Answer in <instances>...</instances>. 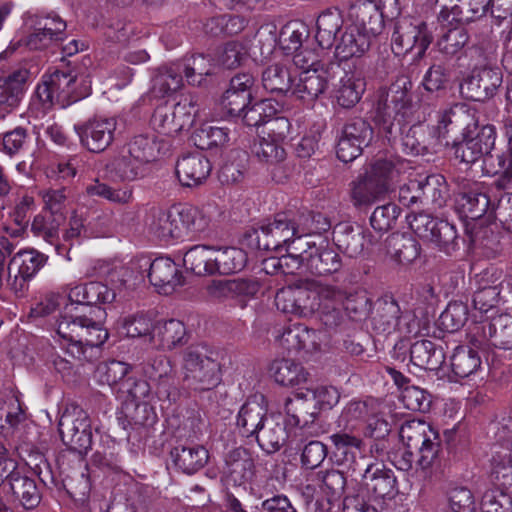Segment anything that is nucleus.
<instances>
[{"instance_id": "f257e3e1", "label": "nucleus", "mask_w": 512, "mask_h": 512, "mask_svg": "<svg viewBox=\"0 0 512 512\" xmlns=\"http://www.w3.org/2000/svg\"><path fill=\"white\" fill-rule=\"evenodd\" d=\"M412 87L410 77L398 76L388 91L380 96L373 119L383 137L393 142L401 136L402 151L417 156L426 153L430 143L427 127L421 123L412 124L404 131V127L414 121Z\"/></svg>"}, {"instance_id": "f03ea898", "label": "nucleus", "mask_w": 512, "mask_h": 512, "mask_svg": "<svg viewBox=\"0 0 512 512\" xmlns=\"http://www.w3.org/2000/svg\"><path fill=\"white\" fill-rule=\"evenodd\" d=\"M314 219L311 213L280 212L273 219L248 228L243 241L251 249L278 251L291 242L305 241L314 232L311 226Z\"/></svg>"}, {"instance_id": "7ed1b4c3", "label": "nucleus", "mask_w": 512, "mask_h": 512, "mask_svg": "<svg viewBox=\"0 0 512 512\" xmlns=\"http://www.w3.org/2000/svg\"><path fill=\"white\" fill-rule=\"evenodd\" d=\"M148 232L161 242L192 239L209 225L204 213L192 205H178L167 210L153 209L147 219Z\"/></svg>"}, {"instance_id": "20e7f679", "label": "nucleus", "mask_w": 512, "mask_h": 512, "mask_svg": "<svg viewBox=\"0 0 512 512\" xmlns=\"http://www.w3.org/2000/svg\"><path fill=\"white\" fill-rule=\"evenodd\" d=\"M183 383L195 391H209L221 382V353L206 343L187 346L181 353Z\"/></svg>"}, {"instance_id": "39448f33", "label": "nucleus", "mask_w": 512, "mask_h": 512, "mask_svg": "<svg viewBox=\"0 0 512 512\" xmlns=\"http://www.w3.org/2000/svg\"><path fill=\"white\" fill-rule=\"evenodd\" d=\"M403 445L412 449L417 457V468L428 470L440 462L442 453L438 431L423 420L405 421L399 430Z\"/></svg>"}, {"instance_id": "423d86ee", "label": "nucleus", "mask_w": 512, "mask_h": 512, "mask_svg": "<svg viewBox=\"0 0 512 512\" xmlns=\"http://www.w3.org/2000/svg\"><path fill=\"white\" fill-rule=\"evenodd\" d=\"M496 128L487 124L479 126L476 121L467 123L462 133V139L452 144L453 154L456 159L467 165L474 164L483 159V171L488 175H494L487 169L486 159L494 156L491 151L495 146Z\"/></svg>"}, {"instance_id": "0eeeda50", "label": "nucleus", "mask_w": 512, "mask_h": 512, "mask_svg": "<svg viewBox=\"0 0 512 512\" xmlns=\"http://www.w3.org/2000/svg\"><path fill=\"white\" fill-rule=\"evenodd\" d=\"M56 332L62 339L84 342L88 347H100L108 339V331L100 321L77 313V307L66 305L57 320Z\"/></svg>"}, {"instance_id": "6e6552de", "label": "nucleus", "mask_w": 512, "mask_h": 512, "mask_svg": "<svg viewBox=\"0 0 512 512\" xmlns=\"http://www.w3.org/2000/svg\"><path fill=\"white\" fill-rule=\"evenodd\" d=\"M58 431L63 444L70 451L85 455L91 449L93 443L91 420L82 408L67 407L60 416Z\"/></svg>"}, {"instance_id": "1a4fd4ad", "label": "nucleus", "mask_w": 512, "mask_h": 512, "mask_svg": "<svg viewBox=\"0 0 512 512\" xmlns=\"http://www.w3.org/2000/svg\"><path fill=\"white\" fill-rule=\"evenodd\" d=\"M198 114V103L195 96H185L173 105L158 106L152 116L153 128L166 136H174L192 127Z\"/></svg>"}, {"instance_id": "9d476101", "label": "nucleus", "mask_w": 512, "mask_h": 512, "mask_svg": "<svg viewBox=\"0 0 512 512\" xmlns=\"http://www.w3.org/2000/svg\"><path fill=\"white\" fill-rule=\"evenodd\" d=\"M48 256L34 248L18 251L8 265L7 285L18 297L23 296L30 280L46 264Z\"/></svg>"}, {"instance_id": "9b49d317", "label": "nucleus", "mask_w": 512, "mask_h": 512, "mask_svg": "<svg viewBox=\"0 0 512 512\" xmlns=\"http://www.w3.org/2000/svg\"><path fill=\"white\" fill-rule=\"evenodd\" d=\"M432 41L427 24L423 21L404 18L397 22L392 34V50L404 55L413 50L415 59L422 58Z\"/></svg>"}, {"instance_id": "f8f14e48", "label": "nucleus", "mask_w": 512, "mask_h": 512, "mask_svg": "<svg viewBox=\"0 0 512 512\" xmlns=\"http://www.w3.org/2000/svg\"><path fill=\"white\" fill-rule=\"evenodd\" d=\"M116 128V118L103 115H94L74 125L81 146L93 153H101L113 143Z\"/></svg>"}, {"instance_id": "ddd939ff", "label": "nucleus", "mask_w": 512, "mask_h": 512, "mask_svg": "<svg viewBox=\"0 0 512 512\" xmlns=\"http://www.w3.org/2000/svg\"><path fill=\"white\" fill-rule=\"evenodd\" d=\"M304 244L305 271L316 276H326L337 273L341 269V257L329 245L327 239L320 235L312 236L309 234Z\"/></svg>"}, {"instance_id": "4468645a", "label": "nucleus", "mask_w": 512, "mask_h": 512, "mask_svg": "<svg viewBox=\"0 0 512 512\" xmlns=\"http://www.w3.org/2000/svg\"><path fill=\"white\" fill-rule=\"evenodd\" d=\"M344 297L346 291L343 288L326 283L318 284L317 316L326 329L337 330L346 326L348 318L343 311Z\"/></svg>"}, {"instance_id": "2eb2a0df", "label": "nucleus", "mask_w": 512, "mask_h": 512, "mask_svg": "<svg viewBox=\"0 0 512 512\" xmlns=\"http://www.w3.org/2000/svg\"><path fill=\"white\" fill-rule=\"evenodd\" d=\"M363 461L357 463L358 467H365L363 472L360 471L362 477V485L375 500L393 499L397 490V480L394 472L387 468L383 463L372 462L367 463V458H361Z\"/></svg>"}, {"instance_id": "dca6fc26", "label": "nucleus", "mask_w": 512, "mask_h": 512, "mask_svg": "<svg viewBox=\"0 0 512 512\" xmlns=\"http://www.w3.org/2000/svg\"><path fill=\"white\" fill-rule=\"evenodd\" d=\"M502 84V73L494 68H475L460 84L461 94L471 100L483 102L493 97Z\"/></svg>"}, {"instance_id": "f3484780", "label": "nucleus", "mask_w": 512, "mask_h": 512, "mask_svg": "<svg viewBox=\"0 0 512 512\" xmlns=\"http://www.w3.org/2000/svg\"><path fill=\"white\" fill-rule=\"evenodd\" d=\"M321 332L311 329L304 324H292L283 329L278 341L288 353L305 355L318 351L321 347Z\"/></svg>"}, {"instance_id": "a211bd4d", "label": "nucleus", "mask_w": 512, "mask_h": 512, "mask_svg": "<svg viewBox=\"0 0 512 512\" xmlns=\"http://www.w3.org/2000/svg\"><path fill=\"white\" fill-rule=\"evenodd\" d=\"M338 63L330 62L325 67L302 71L298 82L292 86V94L305 105H312L320 95L328 88V74L334 68H339Z\"/></svg>"}, {"instance_id": "6ab92c4d", "label": "nucleus", "mask_w": 512, "mask_h": 512, "mask_svg": "<svg viewBox=\"0 0 512 512\" xmlns=\"http://www.w3.org/2000/svg\"><path fill=\"white\" fill-rule=\"evenodd\" d=\"M144 374L156 387L160 400L175 402L178 397L176 379L170 360L163 355L150 359L143 368Z\"/></svg>"}, {"instance_id": "aec40b11", "label": "nucleus", "mask_w": 512, "mask_h": 512, "mask_svg": "<svg viewBox=\"0 0 512 512\" xmlns=\"http://www.w3.org/2000/svg\"><path fill=\"white\" fill-rule=\"evenodd\" d=\"M458 205L466 218L480 219L491 207V201L482 183L468 179L457 182Z\"/></svg>"}, {"instance_id": "412c9836", "label": "nucleus", "mask_w": 512, "mask_h": 512, "mask_svg": "<svg viewBox=\"0 0 512 512\" xmlns=\"http://www.w3.org/2000/svg\"><path fill=\"white\" fill-rule=\"evenodd\" d=\"M255 464L251 453L238 447L229 451L224 458L222 480L232 486H242L252 480Z\"/></svg>"}, {"instance_id": "4be33fe9", "label": "nucleus", "mask_w": 512, "mask_h": 512, "mask_svg": "<svg viewBox=\"0 0 512 512\" xmlns=\"http://www.w3.org/2000/svg\"><path fill=\"white\" fill-rule=\"evenodd\" d=\"M145 265L149 266L148 277L158 293L169 295L182 286L184 277L177 264L168 257H158Z\"/></svg>"}, {"instance_id": "5701e85b", "label": "nucleus", "mask_w": 512, "mask_h": 512, "mask_svg": "<svg viewBox=\"0 0 512 512\" xmlns=\"http://www.w3.org/2000/svg\"><path fill=\"white\" fill-rule=\"evenodd\" d=\"M211 170L209 159L199 152L183 155L176 162V176L185 187L201 185L206 181Z\"/></svg>"}, {"instance_id": "b1692460", "label": "nucleus", "mask_w": 512, "mask_h": 512, "mask_svg": "<svg viewBox=\"0 0 512 512\" xmlns=\"http://www.w3.org/2000/svg\"><path fill=\"white\" fill-rule=\"evenodd\" d=\"M189 341L185 324L177 319L161 320L155 323L150 343L159 350L173 351Z\"/></svg>"}, {"instance_id": "393cba45", "label": "nucleus", "mask_w": 512, "mask_h": 512, "mask_svg": "<svg viewBox=\"0 0 512 512\" xmlns=\"http://www.w3.org/2000/svg\"><path fill=\"white\" fill-rule=\"evenodd\" d=\"M333 241L340 251L349 257H357L366 244L372 243V235L359 225L341 222L333 229Z\"/></svg>"}, {"instance_id": "a878e982", "label": "nucleus", "mask_w": 512, "mask_h": 512, "mask_svg": "<svg viewBox=\"0 0 512 512\" xmlns=\"http://www.w3.org/2000/svg\"><path fill=\"white\" fill-rule=\"evenodd\" d=\"M170 457L175 467L191 475L207 464L209 452L203 445L185 441L171 449Z\"/></svg>"}, {"instance_id": "bb28decb", "label": "nucleus", "mask_w": 512, "mask_h": 512, "mask_svg": "<svg viewBox=\"0 0 512 512\" xmlns=\"http://www.w3.org/2000/svg\"><path fill=\"white\" fill-rule=\"evenodd\" d=\"M267 407L263 395L249 398L240 408L237 427L242 436H256L266 422Z\"/></svg>"}, {"instance_id": "cd10ccee", "label": "nucleus", "mask_w": 512, "mask_h": 512, "mask_svg": "<svg viewBox=\"0 0 512 512\" xmlns=\"http://www.w3.org/2000/svg\"><path fill=\"white\" fill-rule=\"evenodd\" d=\"M7 483L16 506L24 510H33L41 502V494L33 478L12 471L7 475Z\"/></svg>"}, {"instance_id": "c85d7f7f", "label": "nucleus", "mask_w": 512, "mask_h": 512, "mask_svg": "<svg viewBox=\"0 0 512 512\" xmlns=\"http://www.w3.org/2000/svg\"><path fill=\"white\" fill-rule=\"evenodd\" d=\"M116 297L113 289L98 281H91L72 287L68 293L69 305L92 306L112 303Z\"/></svg>"}, {"instance_id": "c756f323", "label": "nucleus", "mask_w": 512, "mask_h": 512, "mask_svg": "<svg viewBox=\"0 0 512 512\" xmlns=\"http://www.w3.org/2000/svg\"><path fill=\"white\" fill-rule=\"evenodd\" d=\"M64 222L65 219L60 215L55 216L41 212L33 218L31 232L35 237H39L51 245L57 255L65 256L68 254V247L59 242V231Z\"/></svg>"}, {"instance_id": "7c9ffc66", "label": "nucleus", "mask_w": 512, "mask_h": 512, "mask_svg": "<svg viewBox=\"0 0 512 512\" xmlns=\"http://www.w3.org/2000/svg\"><path fill=\"white\" fill-rule=\"evenodd\" d=\"M349 186L350 201L353 207L359 211H367L387 193L382 184H377L364 173L359 174Z\"/></svg>"}, {"instance_id": "2f4dec72", "label": "nucleus", "mask_w": 512, "mask_h": 512, "mask_svg": "<svg viewBox=\"0 0 512 512\" xmlns=\"http://www.w3.org/2000/svg\"><path fill=\"white\" fill-rule=\"evenodd\" d=\"M372 37L358 26L348 25L335 44L336 56L343 60L361 57L371 46Z\"/></svg>"}, {"instance_id": "473e14b6", "label": "nucleus", "mask_w": 512, "mask_h": 512, "mask_svg": "<svg viewBox=\"0 0 512 512\" xmlns=\"http://www.w3.org/2000/svg\"><path fill=\"white\" fill-rule=\"evenodd\" d=\"M505 135L508 138V149L486 159L487 169L493 174H499L494 181L498 190L512 187V119L505 124Z\"/></svg>"}, {"instance_id": "72a5a7b5", "label": "nucleus", "mask_w": 512, "mask_h": 512, "mask_svg": "<svg viewBox=\"0 0 512 512\" xmlns=\"http://www.w3.org/2000/svg\"><path fill=\"white\" fill-rule=\"evenodd\" d=\"M29 72L19 69L8 76L0 77V109L14 110L20 104L26 87Z\"/></svg>"}, {"instance_id": "f704fd0d", "label": "nucleus", "mask_w": 512, "mask_h": 512, "mask_svg": "<svg viewBox=\"0 0 512 512\" xmlns=\"http://www.w3.org/2000/svg\"><path fill=\"white\" fill-rule=\"evenodd\" d=\"M344 20L342 14L337 9H327L317 18L316 41L319 46L329 49L336 44L344 31Z\"/></svg>"}, {"instance_id": "c9c22d12", "label": "nucleus", "mask_w": 512, "mask_h": 512, "mask_svg": "<svg viewBox=\"0 0 512 512\" xmlns=\"http://www.w3.org/2000/svg\"><path fill=\"white\" fill-rule=\"evenodd\" d=\"M151 166L133 157L127 149L115 157L110 164L111 175L120 181H135L148 176Z\"/></svg>"}, {"instance_id": "e433bc0d", "label": "nucleus", "mask_w": 512, "mask_h": 512, "mask_svg": "<svg viewBox=\"0 0 512 512\" xmlns=\"http://www.w3.org/2000/svg\"><path fill=\"white\" fill-rule=\"evenodd\" d=\"M269 371L276 383L286 387L304 385L310 376L301 363L291 359L274 360Z\"/></svg>"}, {"instance_id": "4c0bfd02", "label": "nucleus", "mask_w": 512, "mask_h": 512, "mask_svg": "<svg viewBox=\"0 0 512 512\" xmlns=\"http://www.w3.org/2000/svg\"><path fill=\"white\" fill-rule=\"evenodd\" d=\"M170 144L164 138H158L155 135H137L127 146L133 157L149 164L155 161L160 155H165L169 151Z\"/></svg>"}, {"instance_id": "58836bf2", "label": "nucleus", "mask_w": 512, "mask_h": 512, "mask_svg": "<svg viewBox=\"0 0 512 512\" xmlns=\"http://www.w3.org/2000/svg\"><path fill=\"white\" fill-rule=\"evenodd\" d=\"M410 361L417 367L435 371L445 362L443 348L426 339L418 340L410 346Z\"/></svg>"}, {"instance_id": "ea45409f", "label": "nucleus", "mask_w": 512, "mask_h": 512, "mask_svg": "<svg viewBox=\"0 0 512 512\" xmlns=\"http://www.w3.org/2000/svg\"><path fill=\"white\" fill-rule=\"evenodd\" d=\"M376 406V401L372 398L352 399L342 409L337 419L338 427L350 432L356 430L372 415Z\"/></svg>"}, {"instance_id": "a19ab883", "label": "nucleus", "mask_w": 512, "mask_h": 512, "mask_svg": "<svg viewBox=\"0 0 512 512\" xmlns=\"http://www.w3.org/2000/svg\"><path fill=\"white\" fill-rule=\"evenodd\" d=\"M124 430L152 425L156 420L154 409L146 401L126 400L117 418Z\"/></svg>"}, {"instance_id": "79ce46f5", "label": "nucleus", "mask_w": 512, "mask_h": 512, "mask_svg": "<svg viewBox=\"0 0 512 512\" xmlns=\"http://www.w3.org/2000/svg\"><path fill=\"white\" fill-rule=\"evenodd\" d=\"M355 23L363 32L376 37L383 29V16L374 0H361L353 8Z\"/></svg>"}, {"instance_id": "37998d69", "label": "nucleus", "mask_w": 512, "mask_h": 512, "mask_svg": "<svg viewBox=\"0 0 512 512\" xmlns=\"http://www.w3.org/2000/svg\"><path fill=\"white\" fill-rule=\"evenodd\" d=\"M286 423L280 416H269L256 435L259 446L267 453L278 451L287 441Z\"/></svg>"}, {"instance_id": "c03bdc74", "label": "nucleus", "mask_w": 512, "mask_h": 512, "mask_svg": "<svg viewBox=\"0 0 512 512\" xmlns=\"http://www.w3.org/2000/svg\"><path fill=\"white\" fill-rule=\"evenodd\" d=\"M421 204L431 205L439 209L446 205L449 199V189L446 179L441 174H431L419 180Z\"/></svg>"}, {"instance_id": "a18cd8bd", "label": "nucleus", "mask_w": 512, "mask_h": 512, "mask_svg": "<svg viewBox=\"0 0 512 512\" xmlns=\"http://www.w3.org/2000/svg\"><path fill=\"white\" fill-rule=\"evenodd\" d=\"M366 83L361 75L345 71L335 92L337 103L343 108L354 107L365 92Z\"/></svg>"}, {"instance_id": "49530a36", "label": "nucleus", "mask_w": 512, "mask_h": 512, "mask_svg": "<svg viewBox=\"0 0 512 512\" xmlns=\"http://www.w3.org/2000/svg\"><path fill=\"white\" fill-rule=\"evenodd\" d=\"M386 251L397 262L406 264L419 256L420 246L409 234L393 233L386 239Z\"/></svg>"}, {"instance_id": "de8ad7c7", "label": "nucleus", "mask_w": 512, "mask_h": 512, "mask_svg": "<svg viewBox=\"0 0 512 512\" xmlns=\"http://www.w3.org/2000/svg\"><path fill=\"white\" fill-rule=\"evenodd\" d=\"M184 77L189 85L200 86L212 74L214 63L209 55L193 54L179 61Z\"/></svg>"}, {"instance_id": "09e8293b", "label": "nucleus", "mask_w": 512, "mask_h": 512, "mask_svg": "<svg viewBox=\"0 0 512 512\" xmlns=\"http://www.w3.org/2000/svg\"><path fill=\"white\" fill-rule=\"evenodd\" d=\"M183 77L179 62L170 66H161L152 79L153 91L162 97L174 93L182 87Z\"/></svg>"}, {"instance_id": "8fccbe9b", "label": "nucleus", "mask_w": 512, "mask_h": 512, "mask_svg": "<svg viewBox=\"0 0 512 512\" xmlns=\"http://www.w3.org/2000/svg\"><path fill=\"white\" fill-rule=\"evenodd\" d=\"M482 361L478 351L470 346H458L451 356L452 372L460 377L466 378L477 372Z\"/></svg>"}, {"instance_id": "3c124183", "label": "nucleus", "mask_w": 512, "mask_h": 512, "mask_svg": "<svg viewBox=\"0 0 512 512\" xmlns=\"http://www.w3.org/2000/svg\"><path fill=\"white\" fill-rule=\"evenodd\" d=\"M330 440L335 447L334 453L338 460L343 463H352L353 467H358L357 463H363L361 458H365L364 456H360L359 461L356 460V454L360 453L363 445L360 438L346 432H339L332 434Z\"/></svg>"}, {"instance_id": "603ef678", "label": "nucleus", "mask_w": 512, "mask_h": 512, "mask_svg": "<svg viewBox=\"0 0 512 512\" xmlns=\"http://www.w3.org/2000/svg\"><path fill=\"white\" fill-rule=\"evenodd\" d=\"M262 84L270 93L285 94L292 90V76L284 64L274 63L262 72Z\"/></svg>"}, {"instance_id": "864d4df0", "label": "nucleus", "mask_w": 512, "mask_h": 512, "mask_svg": "<svg viewBox=\"0 0 512 512\" xmlns=\"http://www.w3.org/2000/svg\"><path fill=\"white\" fill-rule=\"evenodd\" d=\"M26 24L28 25L29 29L45 32L56 42L63 40L67 27L66 22L58 15L53 13L28 14Z\"/></svg>"}, {"instance_id": "5fc2aeb1", "label": "nucleus", "mask_w": 512, "mask_h": 512, "mask_svg": "<svg viewBox=\"0 0 512 512\" xmlns=\"http://www.w3.org/2000/svg\"><path fill=\"white\" fill-rule=\"evenodd\" d=\"M247 253L238 247L215 248V260L218 263V274L238 273L247 264Z\"/></svg>"}, {"instance_id": "6e6d98bb", "label": "nucleus", "mask_w": 512, "mask_h": 512, "mask_svg": "<svg viewBox=\"0 0 512 512\" xmlns=\"http://www.w3.org/2000/svg\"><path fill=\"white\" fill-rule=\"evenodd\" d=\"M229 132L225 127L203 125L194 131L192 139L195 146L201 150L223 148L230 141Z\"/></svg>"}, {"instance_id": "4d7b16f0", "label": "nucleus", "mask_w": 512, "mask_h": 512, "mask_svg": "<svg viewBox=\"0 0 512 512\" xmlns=\"http://www.w3.org/2000/svg\"><path fill=\"white\" fill-rule=\"evenodd\" d=\"M32 141L29 130L17 126L9 131L0 134V152L9 157H15L25 152Z\"/></svg>"}, {"instance_id": "13d9d810", "label": "nucleus", "mask_w": 512, "mask_h": 512, "mask_svg": "<svg viewBox=\"0 0 512 512\" xmlns=\"http://www.w3.org/2000/svg\"><path fill=\"white\" fill-rule=\"evenodd\" d=\"M120 332L129 338H145L150 341L155 324L143 313L123 317L118 322Z\"/></svg>"}, {"instance_id": "bf43d9fd", "label": "nucleus", "mask_w": 512, "mask_h": 512, "mask_svg": "<svg viewBox=\"0 0 512 512\" xmlns=\"http://www.w3.org/2000/svg\"><path fill=\"white\" fill-rule=\"evenodd\" d=\"M402 313L397 301L393 298L385 299L380 308L375 326L378 330L390 334L394 331H402Z\"/></svg>"}, {"instance_id": "052dcab7", "label": "nucleus", "mask_w": 512, "mask_h": 512, "mask_svg": "<svg viewBox=\"0 0 512 512\" xmlns=\"http://www.w3.org/2000/svg\"><path fill=\"white\" fill-rule=\"evenodd\" d=\"M50 85L53 88L57 102H74L80 98L75 94L76 76L69 72L56 70L47 75Z\"/></svg>"}, {"instance_id": "680f3d73", "label": "nucleus", "mask_w": 512, "mask_h": 512, "mask_svg": "<svg viewBox=\"0 0 512 512\" xmlns=\"http://www.w3.org/2000/svg\"><path fill=\"white\" fill-rule=\"evenodd\" d=\"M252 154L260 162L268 165H277L286 158V151L281 142L271 140L268 137H260L251 148Z\"/></svg>"}, {"instance_id": "e2e57ef3", "label": "nucleus", "mask_w": 512, "mask_h": 512, "mask_svg": "<svg viewBox=\"0 0 512 512\" xmlns=\"http://www.w3.org/2000/svg\"><path fill=\"white\" fill-rule=\"evenodd\" d=\"M433 239L427 242L431 243L439 251L446 255H452L459 248L458 234L455 226L446 220L440 219L435 231Z\"/></svg>"}, {"instance_id": "0e129e2a", "label": "nucleus", "mask_w": 512, "mask_h": 512, "mask_svg": "<svg viewBox=\"0 0 512 512\" xmlns=\"http://www.w3.org/2000/svg\"><path fill=\"white\" fill-rule=\"evenodd\" d=\"M277 114V109L271 100L265 99L249 104L239 116L247 127H265L269 117Z\"/></svg>"}, {"instance_id": "69168bd1", "label": "nucleus", "mask_w": 512, "mask_h": 512, "mask_svg": "<svg viewBox=\"0 0 512 512\" xmlns=\"http://www.w3.org/2000/svg\"><path fill=\"white\" fill-rule=\"evenodd\" d=\"M468 320V306L463 302H451L438 318V326L449 333L460 330Z\"/></svg>"}, {"instance_id": "338daca9", "label": "nucleus", "mask_w": 512, "mask_h": 512, "mask_svg": "<svg viewBox=\"0 0 512 512\" xmlns=\"http://www.w3.org/2000/svg\"><path fill=\"white\" fill-rule=\"evenodd\" d=\"M284 411L287 416V424L293 427L306 426L308 423L313 422L315 418V413L307 410V403L304 400L303 393H298L294 399L286 398Z\"/></svg>"}, {"instance_id": "774afa93", "label": "nucleus", "mask_w": 512, "mask_h": 512, "mask_svg": "<svg viewBox=\"0 0 512 512\" xmlns=\"http://www.w3.org/2000/svg\"><path fill=\"white\" fill-rule=\"evenodd\" d=\"M489 335L492 336V346L502 349L512 347V316L508 314L498 315L490 320L487 325Z\"/></svg>"}]
</instances>
